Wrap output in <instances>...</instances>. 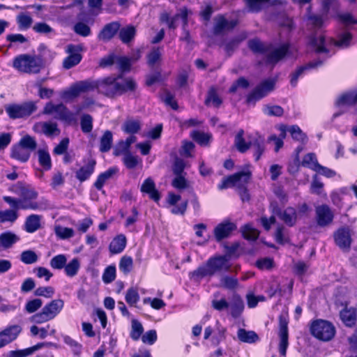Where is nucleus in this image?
<instances>
[{"label":"nucleus","instance_id":"obj_9","mask_svg":"<svg viewBox=\"0 0 357 357\" xmlns=\"http://www.w3.org/2000/svg\"><path fill=\"white\" fill-rule=\"evenodd\" d=\"M251 178L249 170L241 171L222 179L218 186L219 190L226 189L235 186L236 188L245 187Z\"/></svg>","mask_w":357,"mask_h":357},{"label":"nucleus","instance_id":"obj_5","mask_svg":"<svg viewBox=\"0 0 357 357\" xmlns=\"http://www.w3.org/2000/svg\"><path fill=\"white\" fill-rule=\"evenodd\" d=\"M64 301L62 299H54L47 303L41 311L34 314L30 318L31 322L41 324L54 319L63 310Z\"/></svg>","mask_w":357,"mask_h":357},{"label":"nucleus","instance_id":"obj_43","mask_svg":"<svg viewBox=\"0 0 357 357\" xmlns=\"http://www.w3.org/2000/svg\"><path fill=\"white\" fill-rule=\"evenodd\" d=\"M241 232L243 236L248 241H256L259 235V231L250 224L244 225L241 228Z\"/></svg>","mask_w":357,"mask_h":357},{"label":"nucleus","instance_id":"obj_51","mask_svg":"<svg viewBox=\"0 0 357 357\" xmlns=\"http://www.w3.org/2000/svg\"><path fill=\"white\" fill-rule=\"evenodd\" d=\"M38 161L40 165L45 170H49L52 167L51 158L49 153L47 151L40 149L38 151Z\"/></svg>","mask_w":357,"mask_h":357},{"label":"nucleus","instance_id":"obj_2","mask_svg":"<svg viewBox=\"0 0 357 357\" xmlns=\"http://www.w3.org/2000/svg\"><path fill=\"white\" fill-rule=\"evenodd\" d=\"M229 260L227 255L211 257L204 265L190 273V277L192 280H199L204 277L213 276L216 273L229 271L231 266Z\"/></svg>","mask_w":357,"mask_h":357},{"label":"nucleus","instance_id":"obj_30","mask_svg":"<svg viewBox=\"0 0 357 357\" xmlns=\"http://www.w3.org/2000/svg\"><path fill=\"white\" fill-rule=\"evenodd\" d=\"M118 172V168L116 167H110L105 172L101 173L96 182L94 183V186L96 189L100 190L105 182L112 178L116 172Z\"/></svg>","mask_w":357,"mask_h":357},{"label":"nucleus","instance_id":"obj_25","mask_svg":"<svg viewBox=\"0 0 357 357\" xmlns=\"http://www.w3.org/2000/svg\"><path fill=\"white\" fill-rule=\"evenodd\" d=\"M127 244L125 235L119 234L114 237L109 245V252L113 254H119L123 251Z\"/></svg>","mask_w":357,"mask_h":357},{"label":"nucleus","instance_id":"obj_48","mask_svg":"<svg viewBox=\"0 0 357 357\" xmlns=\"http://www.w3.org/2000/svg\"><path fill=\"white\" fill-rule=\"evenodd\" d=\"M302 165L304 167H307L315 172L319 165L317 156L314 153H309L306 154L303 159Z\"/></svg>","mask_w":357,"mask_h":357},{"label":"nucleus","instance_id":"obj_63","mask_svg":"<svg viewBox=\"0 0 357 357\" xmlns=\"http://www.w3.org/2000/svg\"><path fill=\"white\" fill-rule=\"evenodd\" d=\"M123 162L128 169H134L139 162L137 156L132 155L130 153H126L123 158Z\"/></svg>","mask_w":357,"mask_h":357},{"label":"nucleus","instance_id":"obj_56","mask_svg":"<svg viewBox=\"0 0 357 357\" xmlns=\"http://www.w3.org/2000/svg\"><path fill=\"white\" fill-rule=\"evenodd\" d=\"M33 30L38 33L48 36L54 33V29L45 22H37L33 26Z\"/></svg>","mask_w":357,"mask_h":357},{"label":"nucleus","instance_id":"obj_33","mask_svg":"<svg viewBox=\"0 0 357 357\" xmlns=\"http://www.w3.org/2000/svg\"><path fill=\"white\" fill-rule=\"evenodd\" d=\"M243 136L244 130L241 129L238 131L234 139V145L241 153H245L250 148V142L247 143Z\"/></svg>","mask_w":357,"mask_h":357},{"label":"nucleus","instance_id":"obj_46","mask_svg":"<svg viewBox=\"0 0 357 357\" xmlns=\"http://www.w3.org/2000/svg\"><path fill=\"white\" fill-rule=\"evenodd\" d=\"M191 137L195 142L202 146H207L212 138V135L211 134L200 131L192 132Z\"/></svg>","mask_w":357,"mask_h":357},{"label":"nucleus","instance_id":"obj_28","mask_svg":"<svg viewBox=\"0 0 357 357\" xmlns=\"http://www.w3.org/2000/svg\"><path fill=\"white\" fill-rule=\"evenodd\" d=\"M20 240V238L10 231H6L0 234V250L10 248Z\"/></svg>","mask_w":357,"mask_h":357},{"label":"nucleus","instance_id":"obj_14","mask_svg":"<svg viewBox=\"0 0 357 357\" xmlns=\"http://www.w3.org/2000/svg\"><path fill=\"white\" fill-rule=\"evenodd\" d=\"M53 113H56V117L61 120L70 121L73 118V113L63 104L54 105L52 102H49L43 109V114H52Z\"/></svg>","mask_w":357,"mask_h":357},{"label":"nucleus","instance_id":"obj_45","mask_svg":"<svg viewBox=\"0 0 357 357\" xmlns=\"http://www.w3.org/2000/svg\"><path fill=\"white\" fill-rule=\"evenodd\" d=\"M17 211L11 208L5 211H0V222L3 223L6 222H14L18 218Z\"/></svg>","mask_w":357,"mask_h":357},{"label":"nucleus","instance_id":"obj_6","mask_svg":"<svg viewBox=\"0 0 357 357\" xmlns=\"http://www.w3.org/2000/svg\"><path fill=\"white\" fill-rule=\"evenodd\" d=\"M3 199L10 208L17 211L18 210H33V211H44L51 207L50 202L45 199L41 198L37 202L31 201L24 198H15L10 196H4Z\"/></svg>","mask_w":357,"mask_h":357},{"label":"nucleus","instance_id":"obj_62","mask_svg":"<svg viewBox=\"0 0 357 357\" xmlns=\"http://www.w3.org/2000/svg\"><path fill=\"white\" fill-rule=\"evenodd\" d=\"M340 317L347 326H351L356 320L355 313L351 310H343L340 312Z\"/></svg>","mask_w":357,"mask_h":357},{"label":"nucleus","instance_id":"obj_40","mask_svg":"<svg viewBox=\"0 0 357 357\" xmlns=\"http://www.w3.org/2000/svg\"><path fill=\"white\" fill-rule=\"evenodd\" d=\"M80 268V262L77 258H73L68 264H66L64 267L65 273L68 277L75 276Z\"/></svg>","mask_w":357,"mask_h":357},{"label":"nucleus","instance_id":"obj_44","mask_svg":"<svg viewBox=\"0 0 357 357\" xmlns=\"http://www.w3.org/2000/svg\"><path fill=\"white\" fill-rule=\"evenodd\" d=\"M274 236L275 241L279 244L283 245L289 241L287 229L282 225H278Z\"/></svg>","mask_w":357,"mask_h":357},{"label":"nucleus","instance_id":"obj_18","mask_svg":"<svg viewBox=\"0 0 357 357\" xmlns=\"http://www.w3.org/2000/svg\"><path fill=\"white\" fill-rule=\"evenodd\" d=\"M80 50L81 48L79 45L73 44L67 45L66 52L68 56L63 61L64 68L70 69L79 63L82 58L79 53Z\"/></svg>","mask_w":357,"mask_h":357},{"label":"nucleus","instance_id":"obj_10","mask_svg":"<svg viewBox=\"0 0 357 357\" xmlns=\"http://www.w3.org/2000/svg\"><path fill=\"white\" fill-rule=\"evenodd\" d=\"M36 109L37 107L33 102H27L22 105H9L5 108L9 117L13 119L27 117L33 113Z\"/></svg>","mask_w":357,"mask_h":357},{"label":"nucleus","instance_id":"obj_47","mask_svg":"<svg viewBox=\"0 0 357 357\" xmlns=\"http://www.w3.org/2000/svg\"><path fill=\"white\" fill-rule=\"evenodd\" d=\"M54 233L58 238L63 240L68 239L73 237L75 234V231L73 229L61 225L55 226Z\"/></svg>","mask_w":357,"mask_h":357},{"label":"nucleus","instance_id":"obj_17","mask_svg":"<svg viewBox=\"0 0 357 357\" xmlns=\"http://www.w3.org/2000/svg\"><path fill=\"white\" fill-rule=\"evenodd\" d=\"M238 22L235 20H228L224 15H219L214 18L213 33L216 36L223 35L232 30Z\"/></svg>","mask_w":357,"mask_h":357},{"label":"nucleus","instance_id":"obj_32","mask_svg":"<svg viewBox=\"0 0 357 357\" xmlns=\"http://www.w3.org/2000/svg\"><path fill=\"white\" fill-rule=\"evenodd\" d=\"M238 338L243 342L255 343L259 340L258 335L252 331H246L240 328L237 332Z\"/></svg>","mask_w":357,"mask_h":357},{"label":"nucleus","instance_id":"obj_24","mask_svg":"<svg viewBox=\"0 0 357 357\" xmlns=\"http://www.w3.org/2000/svg\"><path fill=\"white\" fill-rule=\"evenodd\" d=\"M42 216L37 214H31L26 217L24 229L28 233H33L41 227Z\"/></svg>","mask_w":357,"mask_h":357},{"label":"nucleus","instance_id":"obj_1","mask_svg":"<svg viewBox=\"0 0 357 357\" xmlns=\"http://www.w3.org/2000/svg\"><path fill=\"white\" fill-rule=\"evenodd\" d=\"M137 84L132 78L123 79L121 75L98 79V93L113 98L128 91H135Z\"/></svg>","mask_w":357,"mask_h":357},{"label":"nucleus","instance_id":"obj_26","mask_svg":"<svg viewBox=\"0 0 357 357\" xmlns=\"http://www.w3.org/2000/svg\"><path fill=\"white\" fill-rule=\"evenodd\" d=\"M250 148L253 151L255 160H259L265 151V140L261 136H257L250 140Z\"/></svg>","mask_w":357,"mask_h":357},{"label":"nucleus","instance_id":"obj_55","mask_svg":"<svg viewBox=\"0 0 357 357\" xmlns=\"http://www.w3.org/2000/svg\"><path fill=\"white\" fill-rule=\"evenodd\" d=\"M43 303V302L40 298L28 301L25 305L24 310L27 313H34L42 307Z\"/></svg>","mask_w":357,"mask_h":357},{"label":"nucleus","instance_id":"obj_8","mask_svg":"<svg viewBox=\"0 0 357 357\" xmlns=\"http://www.w3.org/2000/svg\"><path fill=\"white\" fill-rule=\"evenodd\" d=\"M335 328L328 321L319 319L314 321L311 326L313 336L323 341H328L335 335Z\"/></svg>","mask_w":357,"mask_h":357},{"label":"nucleus","instance_id":"obj_21","mask_svg":"<svg viewBox=\"0 0 357 357\" xmlns=\"http://www.w3.org/2000/svg\"><path fill=\"white\" fill-rule=\"evenodd\" d=\"M85 164L75 172V177L80 182H84L89 178L94 172L96 162L93 158L84 160Z\"/></svg>","mask_w":357,"mask_h":357},{"label":"nucleus","instance_id":"obj_20","mask_svg":"<svg viewBox=\"0 0 357 357\" xmlns=\"http://www.w3.org/2000/svg\"><path fill=\"white\" fill-rule=\"evenodd\" d=\"M21 331L20 326L13 325L0 332V348L15 340Z\"/></svg>","mask_w":357,"mask_h":357},{"label":"nucleus","instance_id":"obj_60","mask_svg":"<svg viewBox=\"0 0 357 357\" xmlns=\"http://www.w3.org/2000/svg\"><path fill=\"white\" fill-rule=\"evenodd\" d=\"M38 256L32 250H26L22 252L20 259L26 264H31L38 261Z\"/></svg>","mask_w":357,"mask_h":357},{"label":"nucleus","instance_id":"obj_27","mask_svg":"<svg viewBox=\"0 0 357 357\" xmlns=\"http://www.w3.org/2000/svg\"><path fill=\"white\" fill-rule=\"evenodd\" d=\"M33 130L36 132H42L47 136L59 132L56 123L51 122H38L33 126Z\"/></svg>","mask_w":357,"mask_h":357},{"label":"nucleus","instance_id":"obj_23","mask_svg":"<svg viewBox=\"0 0 357 357\" xmlns=\"http://www.w3.org/2000/svg\"><path fill=\"white\" fill-rule=\"evenodd\" d=\"M141 191L149 195V197L155 202H158L160 195L155 188V185L151 178H147L141 186Z\"/></svg>","mask_w":357,"mask_h":357},{"label":"nucleus","instance_id":"obj_31","mask_svg":"<svg viewBox=\"0 0 357 357\" xmlns=\"http://www.w3.org/2000/svg\"><path fill=\"white\" fill-rule=\"evenodd\" d=\"M231 314L233 317H238L244 309V303L241 298L237 295L233 296V299L231 303H229V307Z\"/></svg>","mask_w":357,"mask_h":357},{"label":"nucleus","instance_id":"obj_53","mask_svg":"<svg viewBox=\"0 0 357 357\" xmlns=\"http://www.w3.org/2000/svg\"><path fill=\"white\" fill-rule=\"evenodd\" d=\"M80 126L82 131L84 133H89L93 129V118L89 114H83L80 119Z\"/></svg>","mask_w":357,"mask_h":357},{"label":"nucleus","instance_id":"obj_50","mask_svg":"<svg viewBox=\"0 0 357 357\" xmlns=\"http://www.w3.org/2000/svg\"><path fill=\"white\" fill-rule=\"evenodd\" d=\"M205 104L208 106L212 105L215 107H218L222 104L221 98L213 88L209 90L205 100Z\"/></svg>","mask_w":357,"mask_h":357},{"label":"nucleus","instance_id":"obj_29","mask_svg":"<svg viewBox=\"0 0 357 357\" xmlns=\"http://www.w3.org/2000/svg\"><path fill=\"white\" fill-rule=\"evenodd\" d=\"M31 153L19 144L13 146L10 157L22 162H26L30 158Z\"/></svg>","mask_w":357,"mask_h":357},{"label":"nucleus","instance_id":"obj_37","mask_svg":"<svg viewBox=\"0 0 357 357\" xmlns=\"http://www.w3.org/2000/svg\"><path fill=\"white\" fill-rule=\"evenodd\" d=\"M16 21L18 24V29L21 31L27 30L29 29L33 23L32 17L26 14L20 13L16 17Z\"/></svg>","mask_w":357,"mask_h":357},{"label":"nucleus","instance_id":"obj_52","mask_svg":"<svg viewBox=\"0 0 357 357\" xmlns=\"http://www.w3.org/2000/svg\"><path fill=\"white\" fill-rule=\"evenodd\" d=\"M143 331L144 328L142 324L139 321L133 319L131 325L130 337L133 340H138L142 336Z\"/></svg>","mask_w":357,"mask_h":357},{"label":"nucleus","instance_id":"obj_35","mask_svg":"<svg viewBox=\"0 0 357 357\" xmlns=\"http://www.w3.org/2000/svg\"><path fill=\"white\" fill-rule=\"evenodd\" d=\"M141 129V123L139 120L127 119L122 126V130L128 134H135Z\"/></svg>","mask_w":357,"mask_h":357},{"label":"nucleus","instance_id":"obj_58","mask_svg":"<svg viewBox=\"0 0 357 357\" xmlns=\"http://www.w3.org/2000/svg\"><path fill=\"white\" fill-rule=\"evenodd\" d=\"M80 91L77 83L73 84L69 89L63 92L61 97L66 100H73L80 95Z\"/></svg>","mask_w":357,"mask_h":357},{"label":"nucleus","instance_id":"obj_41","mask_svg":"<svg viewBox=\"0 0 357 357\" xmlns=\"http://www.w3.org/2000/svg\"><path fill=\"white\" fill-rule=\"evenodd\" d=\"M292 138L296 141L305 144L307 141V135L296 125L291 126L287 128Z\"/></svg>","mask_w":357,"mask_h":357},{"label":"nucleus","instance_id":"obj_39","mask_svg":"<svg viewBox=\"0 0 357 357\" xmlns=\"http://www.w3.org/2000/svg\"><path fill=\"white\" fill-rule=\"evenodd\" d=\"M18 144L22 146L23 148L26 149L28 151L31 153L35 151L37 148V142L34 137L26 135L22 137Z\"/></svg>","mask_w":357,"mask_h":357},{"label":"nucleus","instance_id":"obj_49","mask_svg":"<svg viewBox=\"0 0 357 357\" xmlns=\"http://www.w3.org/2000/svg\"><path fill=\"white\" fill-rule=\"evenodd\" d=\"M262 111L264 114L270 116H282L284 109L279 105H266L263 107Z\"/></svg>","mask_w":357,"mask_h":357},{"label":"nucleus","instance_id":"obj_4","mask_svg":"<svg viewBox=\"0 0 357 357\" xmlns=\"http://www.w3.org/2000/svg\"><path fill=\"white\" fill-rule=\"evenodd\" d=\"M352 35L350 33H344L341 34L339 39L326 40L322 35H314L310 39V44L314 47L317 53H327L331 52V47H337L339 48H346L351 44Z\"/></svg>","mask_w":357,"mask_h":357},{"label":"nucleus","instance_id":"obj_11","mask_svg":"<svg viewBox=\"0 0 357 357\" xmlns=\"http://www.w3.org/2000/svg\"><path fill=\"white\" fill-rule=\"evenodd\" d=\"M274 86L275 81L273 79H266L261 82L248 95L247 102H255L263 98L274 89Z\"/></svg>","mask_w":357,"mask_h":357},{"label":"nucleus","instance_id":"obj_61","mask_svg":"<svg viewBox=\"0 0 357 357\" xmlns=\"http://www.w3.org/2000/svg\"><path fill=\"white\" fill-rule=\"evenodd\" d=\"M125 298L128 305L130 306L135 305L139 300V295L137 290L134 288L128 289Z\"/></svg>","mask_w":357,"mask_h":357},{"label":"nucleus","instance_id":"obj_64","mask_svg":"<svg viewBox=\"0 0 357 357\" xmlns=\"http://www.w3.org/2000/svg\"><path fill=\"white\" fill-rule=\"evenodd\" d=\"M116 278V268L114 266L107 267L102 274V281L105 284H109L114 281Z\"/></svg>","mask_w":357,"mask_h":357},{"label":"nucleus","instance_id":"obj_3","mask_svg":"<svg viewBox=\"0 0 357 357\" xmlns=\"http://www.w3.org/2000/svg\"><path fill=\"white\" fill-rule=\"evenodd\" d=\"M248 47L254 53L264 54L266 63L274 64L287 54L289 45L283 44L280 47L272 50L271 45L255 38L248 41Z\"/></svg>","mask_w":357,"mask_h":357},{"label":"nucleus","instance_id":"obj_59","mask_svg":"<svg viewBox=\"0 0 357 357\" xmlns=\"http://www.w3.org/2000/svg\"><path fill=\"white\" fill-rule=\"evenodd\" d=\"M66 262L67 258L64 255H58L50 260V266L54 269H62L64 268Z\"/></svg>","mask_w":357,"mask_h":357},{"label":"nucleus","instance_id":"obj_13","mask_svg":"<svg viewBox=\"0 0 357 357\" xmlns=\"http://www.w3.org/2000/svg\"><path fill=\"white\" fill-rule=\"evenodd\" d=\"M334 214L331 208L326 204L315 207V220L320 227L329 226L333 221Z\"/></svg>","mask_w":357,"mask_h":357},{"label":"nucleus","instance_id":"obj_42","mask_svg":"<svg viewBox=\"0 0 357 357\" xmlns=\"http://www.w3.org/2000/svg\"><path fill=\"white\" fill-rule=\"evenodd\" d=\"M245 38L246 35L243 33L227 41L225 45V50L227 53L229 54L232 53L234 50L238 47L239 44L245 39Z\"/></svg>","mask_w":357,"mask_h":357},{"label":"nucleus","instance_id":"obj_19","mask_svg":"<svg viewBox=\"0 0 357 357\" xmlns=\"http://www.w3.org/2000/svg\"><path fill=\"white\" fill-rule=\"evenodd\" d=\"M236 229V225L229 221H224L218 224L213 230L215 240L220 242L224 238H228Z\"/></svg>","mask_w":357,"mask_h":357},{"label":"nucleus","instance_id":"obj_16","mask_svg":"<svg viewBox=\"0 0 357 357\" xmlns=\"http://www.w3.org/2000/svg\"><path fill=\"white\" fill-rule=\"evenodd\" d=\"M280 344L279 351L280 354L285 356L289 345L288 342V320L284 315L279 317V333Z\"/></svg>","mask_w":357,"mask_h":357},{"label":"nucleus","instance_id":"obj_54","mask_svg":"<svg viewBox=\"0 0 357 357\" xmlns=\"http://www.w3.org/2000/svg\"><path fill=\"white\" fill-rule=\"evenodd\" d=\"M133 266V261L131 257L123 256L119 261V269L124 274L129 273Z\"/></svg>","mask_w":357,"mask_h":357},{"label":"nucleus","instance_id":"obj_38","mask_svg":"<svg viewBox=\"0 0 357 357\" xmlns=\"http://www.w3.org/2000/svg\"><path fill=\"white\" fill-rule=\"evenodd\" d=\"M119 38L123 43H128L135 36V29L132 26H128L121 29H119Z\"/></svg>","mask_w":357,"mask_h":357},{"label":"nucleus","instance_id":"obj_36","mask_svg":"<svg viewBox=\"0 0 357 357\" xmlns=\"http://www.w3.org/2000/svg\"><path fill=\"white\" fill-rule=\"evenodd\" d=\"M112 132L106 130L100 138V151L102 153L108 152L112 147Z\"/></svg>","mask_w":357,"mask_h":357},{"label":"nucleus","instance_id":"obj_22","mask_svg":"<svg viewBox=\"0 0 357 357\" xmlns=\"http://www.w3.org/2000/svg\"><path fill=\"white\" fill-rule=\"evenodd\" d=\"M121 24L118 22H112L105 24L98 35L100 40L106 42L111 40L119 31Z\"/></svg>","mask_w":357,"mask_h":357},{"label":"nucleus","instance_id":"obj_7","mask_svg":"<svg viewBox=\"0 0 357 357\" xmlns=\"http://www.w3.org/2000/svg\"><path fill=\"white\" fill-rule=\"evenodd\" d=\"M43 66L41 58L37 57L36 55L20 54L13 61V67L26 73H37Z\"/></svg>","mask_w":357,"mask_h":357},{"label":"nucleus","instance_id":"obj_34","mask_svg":"<svg viewBox=\"0 0 357 357\" xmlns=\"http://www.w3.org/2000/svg\"><path fill=\"white\" fill-rule=\"evenodd\" d=\"M80 93L93 91L96 89L98 91V79H86L76 82Z\"/></svg>","mask_w":357,"mask_h":357},{"label":"nucleus","instance_id":"obj_57","mask_svg":"<svg viewBox=\"0 0 357 357\" xmlns=\"http://www.w3.org/2000/svg\"><path fill=\"white\" fill-rule=\"evenodd\" d=\"M220 284L225 289H234L238 286V282L236 278L223 275L220 278Z\"/></svg>","mask_w":357,"mask_h":357},{"label":"nucleus","instance_id":"obj_12","mask_svg":"<svg viewBox=\"0 0 357 357\" xmlns=\"http://www.w3.org/2000/svg\"><path fill=\"white\" fill-rule=\"evenodd\" d=\"M352 231L349 227L339 228L333 234L335 244L343 251H349L352 242Z\"/></svg>","mask_w":357,"mask_h":357},{"label":"nucleus","instance_id":"obj_15","mask_svg":"<svg viewBox=\"0 0 357 357\" xmlns=\"http://www.w3.org/2000/svg\"><path fill=\"white\" fill-rule=\"evenodd\" d=\"M272 213L278 215L281 220L289 227L296 225L297 220L296 211L294 208L288 207L282 211L276 203H271Z\"/></svg>","mask_w":357,"mask_h":357}]
</instances>
